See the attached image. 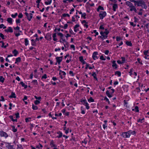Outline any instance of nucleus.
Returning <instances> with one entry per match:
<instances>
[{"mask_svg": "<svg viewBox=\"0 0 149 149\" xmlns=\"http://www.w3.org/2000/svg\"><path fill=\"white\" fill-rule=\"evenodd\" d=\"M86 14L85 13H84L81 15V17L83 18L84 19H85L86 18Z\"/></svg>", "mask_w": 149, "mask_h": 149, "instance_id": "6e6d98bb", "label": "nucleus"}, {"mask_svg": "<svg viewBox=\"0 0 149 149\" xmlns=\"http://www.w3.org/2000/svg\"><path fill=\"white\" fill-rule=\"evenodd\" d=\"M83 101L84 102V104L86 106V108L88 109H89L90 108V107L89 106V104L86 102V100H84Z\"/></svg>", "mask_w": 149, "mask_h": 149, "instance_id": "dca6fc26", "label": "nucleus"}, {"mask_svg": "<svg viewBox=\"0 0 149 149\" xmlns=\"http://www.w3.org/2000/svg\"><path fill=\"white\" fill-rule=\"evenodd\" d=\"M79 61L82 63L83 64H86V62L85 61H84L83 56H81L79 57Z\"/></svg>", "mask_w": 149, "mask_h": 149, "instance_id": "a211bd4d", "label": "nucleus"}, {"mask_svg": "<svg viewBox=\"0 0 149 149\" xmlns=\"http://www.w3.org/2000/svg\"><path fill=\"white\" fill-rule=\"evenodd\" d=\"M62 56L57 57L56 58V62L59 64H60V63L62 61Z\"/></svg>", "mask_w": 149, "mask_h": 149, "instance_id": "f8f14e48", "label": "nucleus"}, {"mask_svg": "<svg viewBox=\"0 0 149 149\" xmlns=\"http://www.w3.org/2000/svg\"><path fill=\"white\" fill-rule=\"evenodd\" d=\"M9 97L10 98H15L16 97V95L15 93L12 92L11 93V95Z\"/></svg>", "mask_w": 149, "mask_h": 149, "instance_id": "a878e982", "label": "nucleus"}, {"mask_svg": "<svg viewBox=\"0 0 149 149\" xmlns=\"http://www.w3.org/2000/svg\"><path fill=\"white\" fill-rule=\"evenodd\" d=\"M9 117L13 122H15V121L16 122L17 121V119H13V117L12 116H9Z\"/></svg>", "mask_w": 149, "mask_h": 149, "instance_id": "a19ab883", "label": "nucleus"}, {"mask_svg": "<svg viewBox=\"0 0 149 149\" xmlns=\"http://www.w3.org/2000/svg\"><path fill=\"white\" fill-rule=\"evenodd\" d=\"M25 15L29 21H30L33 17V15L31 13L29 14L26 12L25 13Z\"/></svg>", "mask_w": 149, "mask_h": 149, "instance_id": "423d86ee", "label": "nucleus"}, {"mask_svg": "<svg viewBox=\"0 0 149 149\" xmlns=\"http://www.w3.org/2000/svg\"><path fill=\"white\" fill-rule=\"evenodd\" d=\"M13 53L14 54V56H16L18 54V53L16 49H14V51L13 52Z\"/></svg>", "mask_w": 149, "mask_h": 149, "instance_id": "72a5a7b5", "label": "nucleus"}, {"mask_svg": "<svg viewBox=\"0 0 149 149\" xmlns=\"http://www.w3.org/2000/svg\"><path fill=\"white\" fill-rule=\"evenodd\" d=\"M143 53L145 55L144 58L146 59H149V58H148V57L149 56L148 54V50L145 51Z\"/></svg>", "mask_w": 149, "mask_h": 149, "instance_id": "4468645a", "label": "nucleus"}, {"mask_svg": "<svg viewBox=\"0 0 149 149\" xmlns=\"http://www.w3.org/2000/svg\"><path fill=\"white\" fill-rule=\"evenodd\" d=\"M100 59L102 60L105 61L106 60V58H104L103 55L101 56L100 57Z\"/></svg>", "mask_w": 149, "mask_h": 149, "instance_id": "680f3d73", "label": "nucleus"}, {"mask_svg": "<svg viewBox=\"0 0 149 149\" xmlns=\"http://www.w3.org/2000/svg\"><path fill=\"white\" fill-rule=\"evenodd\" d=\"M6 146L8 149H14L13 146L10 145V143H6Z\"/></svg>", "mask_w": 149, "mask_h": 149, "instance_id": "9d476101", "label": "nucleus"}, {"mask_svg": "<svg viewBox=\"0 0 149 149\" xmlns=\"http://www.w3.org/2000/svg\"><path fill=\"white\" fill-rule=\"evenodd\" d=\"M82 23L83 24L84 26L86 27V28H88V27L87 23L86 22V20H83L82 21Z\"/></svg>", "mask_w": 149, "mask_h": 149, "instance_id": "f3484780", "label": "nucleus"}, {"mask_svg": "<svg viewBox=\"0 0 149 149\" xmlns=\"http://www.w3.org/2000/svg\"><path fill=\"white\" fill-rule=\"evenodd\" d=\"M107 13L105 11H101L100 12L99 16L101 19H102L107 15Z\"/></svg>", "mask_w": 149, "mask_h": 149, "instance_id": "7ed1b4c3", "label": "nucleus"}, {"mask_svg": "<svg viewBox=\"0 0 149 149\" xmlns=\"http://www.w3.org/2000/svg\"><path fill=\"white\" fill-rule=\"evenodd\" d=\"M137 61L140 64L143 65L142 61L141 60V59L139 58H138L137 59Z\"/></svg>", "mask_w": 149, "mask_h": 149, "instance_id": "603ef678", "label": "nucleus"}, {"mask_svg": "<svg viewBox=\"0 0 149 149\" xmlns=\"http://www.w3.org/2000/svg\"><path fill=\"white\" fill-rule=\"evenodd\" d=\"M43 146H42L40 143L36 145V147L38 149H42Z\"/></svg>", "mask_w": 149, "mask_h": 149, "instance_id": "b1692460", "label": "nucleus"}, {"mask_svg": "<svg viewBox=\"0 0 149 149\" xmlns=\"http://www.w3.org/2000/svg\"><path fill=\"white\" fill-rule=\"evenodd\" d=\"M61 40L60 41V42H62L63 43V42H67L65 40V39L63 38H61Z\"/></svg>", "mask_w": 149, "mask_h": 149, "instance_id": "338daca9", "label": "nucleus"}, {"mask_svg": "<svg viewBox=\"0 0 149 149\" xmlns=\"http://www.w3.org/2000/svg\"><path fill=\"white\" fill-rule=\"evenodd\" d=\"M32 109L33 110H37L38 109V107L36 105H34V104L32 105Z\"/></svg>", "mask_w": 149, "mask_h": 149, "instance_id": "8fccbe9b", "label": "nucleus"}, {"mask_svg": "<svg viewBox=\"0 0 149 149\" xmlns=\"http://www.w3.org/2000/svg\"><path fill=\"white\" fill-rule=\"evenodd\" d=\"M125 4L130 8V10L131 11H134L135 12H137L136 8L132 3L129 1H127L125 2Z\"/></svg>", "mask_w": 149, "mask_h": 149, "instance_id": "f03ea898", "label": "nucleus"}, {"mask_svg": "<svg viewBox=\"0 0 149 149\" xmlns=\"http://www.w3.org/2000/svg\"><path fill=\"white\" fill-rule=\"evenodd\" d=\"M20 84L22 85V87H24L25 88H26L27 87V86L25 84L23 81H21L20 82Z\"/></svg>", "mask_w": 149, "mask_h": 149, "instance_id": "393cba45", "label": "nucleus"}, {"mask_svg": "<svg viewBox=\"0 0 149 149\" xmlns=\"http://www.w3.org/2000/svg\"><path fill=\"white\" fill-rule=\"evenodd\" d=\"M133 70H133V68H132L130 69V71H129V75L131 76H132V75H133Z\"/></svg>", "mask_w": 149, "mask_h": 149, "instance_id": "c9c22d12", "label": "nucleus"}, {"mask_svg": "<svg viewBox=\"0 0 149 149\" xmlns=\"http://www.w3.org/2000/svg\"><path fill=\"white\" fill-rule=\"evenodd\" d=\"M31 44L32 46H36V41L33 39L31 40Z\"/></svg>", "mask_w": 149, "mask_h": 149, "instance_id": "c85d7f7f", "label": "nucleus"}, {"mask_svg": "<svg viewBox=\"0 0 149 149\" xmlns=\"http://www.w3.org/2000/svg\"><path fill=\"white\" fill-rule=\"evenodd\" d=\"M120 59H121V61L123 63H124L125 62V58L124 57H121Z\"/></svg>", "mask_w": 149, "mask_h": 149, "instance_id": "f704fd0d", "label": "nucleus"}, {"mask_svg": "<svg viewBox=\"0 0 149 149\" xmlns=\"http://www.w3.org/2000/svg\"><path fill=\"white\" fill-rule=\"evenodd\" d=\"M59 74L60 75V77L61 79H63L64 77L66 75L65 72L63 71L60 70V71Z\"/></svg>", "mask_w": 149, "mask_h": 149, "instance_id": "6e6552de", "label": "nucleus"}, {"mask_svg": "<svg viewBox=\"0 0 149 149\" xmlns=\"http://www.w3.org/2000/svg\"><path fill=\"white\" fill-rule=\"evenodd\" d=\"M126 45L130 46H132V44L130 42L127 41L126 42Z\"/></svg>", "mask_w": 149, "mask_h": 149, "instance_id": "864d4df0", "label": "nucleus"}, {"mask_svg": "<svg viewBox=\"0 0 149 149\" xmlns=\"http://www.w3.org/2000/svg\"><path fill=\"white\" fill-rule=\"evenodd\" d=\"M79 24H76L74 27V31L75 32H77L79 31Z\"/></svg>", "mask_w": 149, "mask_h": 149, "instance_id": "ddd939ff", "label": "nucleus"}, {"mask_svg": "<svg viewBox=\"0 0 149 149\" xmlns=\"http://www.w3.org/2000/svg\"><path fill=\"white\" fill-rule=\"evenodd\" d=\"M104 100L107 102L109 104H110V101H109V99L107 97H106L104 98Z\"/></svg>", "mask_w": 149, "mask_h": 149, "instance_id": "5fc2aeb1", "label": "nucleus"}, {"mask_svg": "<svg viewBox=\"0 0 149 149\" xmlns=\"http://www.w3.org/2000/svg\"><path fill=\"white\" fill-rule=\"evenodd\" d=\"M134 110H135V111L136 112H139V108H138V107H137V106H136L135 107V108H134V109H132V110L133 111H134Z\"/></svg>", "mask_w": 149, "mask_h": 149, "instance_id": "49530a36", "label": "nucleus"}, {"mask_svg": "<svg viewBox=\"0 0 149 149\" xmlns=\"http://www.w3.org/2000/svg\"><path fill=\"white\" fill-rule=\"evenodd\" d=\"M58 35L61 37V38H62L63 37V34L62 33L60 32L58 33Z\"/></svg>", "mask_w": 149, "mask_h": 149, "instance_id": "052dcab7", "label": "nucleus"}, {"mask_svg": "<svg viewBox=\"0 0 149 149\" xmlns=\"http://www.w3.org/2000/svg\"><path fill=\"white\" fill-rule=\"evenodd\" d=\"M50 145L51 147L57 148V145L54 143L53 141H51Z\"/></svg>", "mask_w": 149, "mask_h": 149, "instance_id": "aec40b11", "label": "nucleus"}, {"mask_svg": "<svg viewBox=\"0 0 149 149\" xmlns=\"http://www.w3.org/2000/svg\"><path fill=\"white\" fill-rule=\"evenodd\" d=\"M12 19L10 17L8 18L7 19V21H8V22L9 23H10L11 24H12Z\"/></svg>", "mask_w": 149, "mask_h": 149, "instance_id": "473e14b6", "label": "nucleus"}, {"mask_svg": "<svg viewBox=\"0 0 149 149\" xmlns=\"http://www.w3.org/2000/svg\"><path fill=\"white\" fill-rule=\"evenodd\" d=\"M21 61V58L20 57H18L16 59L15 63H17L18 62H19Z\"/></svg>", "mask_w": 149, "mask_h": 149, "instance_id": "c756f323", "label": "nucleus"}, {"mask_svg": "<svg viewBox=\"0 0 149 149\" xmlns=\"http://www.w3.org/2000/svg\"><path fill=\"white\" fill-rule=\"evenodd\" d=\"M4 80V78H3V77L1 76L0 77V81L2 83L3 82Z\"/></svg>", "mask_w": 149, "mask_h": 149, "instance_id": "09e8293b", "label": "nucleus"}, {"mask_svg": "<svg viewBox=\"0 0 149 149\" xmlns=\"http://www.w3.org/2000/svg\"><path fill=\"white\" fill-rule=\"evenodd\" d=\"M100 10H104V8L103 7H102L100 6H99L97 9V11L99 12Z\"/></svg>", "mask_w": 149, "mask_h": 149, "instance_id": "cd10ccee", "label": "nucleus"}, {"mask_svg": "<svg viewBox=\"0 0 149 149\" xmlns=\"http://www.w3.org/2000/svg\"><path fill=\"white\" fill-rule=\"evenodd\" d=\"M92 76L96 80H97V79L96 77V74L95 72H93V74H92Z\"/></svg>", "mask_w": 149, "mask_h": 149, "instance_id": "2f4dec72", "label": "nucleus"}, {"mask_svg": "<svg viewBox=\"0 0 149 149\" xmlns=\"http://www.w3.org/2000/svg\"><path fill=\"white\" fill-rule=\"evenodd\" d=\"M144 118H143L142 119H139L137 120V121L138 122L140 123H143L144 122Z\"/></svg>", "mask_w": 149, "mask_h": 149, "instance_id": "7c9ffc66", "label": "nucleus"}, {"mask_svg": "<svg viewBox=\"0 0 149 149\" xmlns=\"http://www.w3.org/2000/svg\"><path fill=\"white\" fill-rule=\"evenodd\" d=\"M31 118L30 117H29L28 118H26L25 119V121L26 122H29L31 120Z\"/></svg>", "mask_w": 149, "mask_h": 149, "instance_id": "37998d69", "label": "nucleus"}, {"mask_svg": "<svg viewBox=\"0 0 149 149\" xmlns=\"http://www.w3.org/2000/svg\"><path fill=\"white\" fill-rule=\"evenodd\" d=\"M100 34L101 36H98V38H100L102 40H105L108 38V36L103 34L102 32H100Z\"/></svg>", "mask_w": 149, "mask_h": 149, "instance_id": "20e7f679", "label": "nucleus"}, {"mask_svg": "<svg viewBox=\"0 0 149 149\" xmlns=\"http://www.w3.org/2000/svg\"><path fill=\"white\" fill-rule=\"evenodd\" d=\"M103 128L104 130H105V128L107 127V124L104 123L102 125Z\"/></svg>", "mask_w": 149, "mask_h": 149, "instance_id": "bf43d9fd", "label": "nucleus"}, {"mask_svg": "<svg viewBox=\"0 0 149 149\" xmlns=\"http://www.w3.org/2000/svg\"><path fill=\"white\" fill-rule=\"evenodd\" d=\"M12 130L14 132H16L17 131V129L15 128V127L14 126H13L12 127Z\"/></svg>", "mask_w": 149, "mask_h": 149, "instance_id": "0e129e2a", "label": "nucleus"}, {"mask_svg": "<svg viewBox=\"0 0 149 149\" xmlns=\"http://www.w3.org/2000/svg\"><path fill=\"white\" fill-rule=\"evenodd\" d=\"M34 97L37 100H41V97H38L37 96H34Z\"/></svg>", "mask_w": 149, "mask_h": 149, "instance_id": "e2e57ef3", "label": "nucleus"}, {"mask_svg": "<svg viewBox=\"0 0 149 149\" xmlns=\"http://www.w3.org/2000/svg\"><path fill=\"white\" fill-rule=\"evenodd\" d=\"M63 44L65 48H67L68 47V43L67 42H63Z\"/></svg>", "mask_w": 149, "mask_h": 149, "instance_id": "e433bc0d", "label": "nucleus"}, {"mask_svg": "<svg viewBox=\"0 0 149 149\" xmlns=\"http://www.w3.org/2000/svg\"><path fill=\"white\" fill-rule=\"evenodd\" d=\"M144 12V10L142 9H140L139 10V11L138 12H136L138 13V14L139 15H142L143 13Z\"/></svg>", "mask_w": 149, "mask_h": 149, "instance_id": "412c9836", "label": "nucleus"}, {"mask_svg": "<svg viewBox=\"0 0 149 149\" xmlns=\"http://www.w3.org/2000/svg\"><path fill=\"white\" fill-rule=\"evenodd\" d=\"M63 16L64 17H69L70 16L68 14H63Z\"/></svg>", "mask_w": 149, "mask_h": 149, "instance_id": "774afa93", "label": "nucleus"}, {"mask_svg": "<svg viewBox=\"0 0 149 149\" xmlns=\"http://www.w3.org/2000/svg\"><path fill=\"white\" fill-rule=\"evenodd\" d=\"M56 33H54L53 34L52 37L53 38V40L54 41H56L57 39L56 38Z\"/></svg>", "mask_w": 149, "mask_h": 149, "instance_id": "bb28decb", "label": "nucleus"}, {"mask_svg": "<svg viewBox=\"0 0 149 149\" xmlns=\"http://www.w3.org/2000/svg\"><path fill=\"white\" fill-rule=\"evenodd\" d=\"M69 74L72 77L74 76L75 74H74L73 72L72 71H69Z\"/></svg>", "mask_w": 149, "mask_h": 149, "instance_id": "3c124183", "label": "nucleus"}, {"mask_svg": "<svg viewBox=\"0 0 149 149\" xmlns=\"http://www.w3.org/2000/svg\"><path fill=\"white\" fill-rule=\"evenodd\" d=\"M113 10L114 11H116V9L118 8V4L116 3H114L113 4Z\"/></svg>", "mask_w": 149, "mask_h": 149, "instance_id": "2eb2a0df", "label": "nucleus"}, {"mask_svg": "<svg viewBox=\"0 0 149 149\" xmlns=\"http://www.w3.org/2000/svg\"><path fill=\"white\" fill-rule=\"evenodd\" d=\"M14 30L17 31H19L20 28L18 26H17L16 27H14Z\"/></svg>", "mask_w": 149, "mask_h": 149, "instance_id": "69168bd1", "label": "nucleus"}, {"mask_svg": "<svg viewBox=\"0 0 149 149\" xmlns=\"http://www.w3.org/2000/svg\"><path fill=\"white\" fill-rule=\"evenodd\" d=\"M116 75H117L118 77H120L121 75V73L119 71H116L115 72Z\"/></svg>", "mask_w": 149, "mask_h": 149, "instance_id": "58836bf2", "label": "nucleus"}, {"mask_svg": "<svg viewBox=\"0 0 149 149\" xmlns=\"http://www.w3.org/2000/svg\"><path fill=\"white\" fill-rule=\"evenodd\" d=\"M52 2V0H49L47 1H45V4L47 5L50 4Z\"/></svg>", "mask_w": 149, "mask_h": 149, "instance_id": "79ce46f5", "label": "nucleus"}, {"mask_svg": "<svg viewBox=\"0 0 149 149\" xmlns=\"http://www.w3.org/2000/svg\"><path fill=\"white\" fill-rule=\"evenodd\" d=\"M40 100H36L34 101V103L36 105H38L40 103Z\"/></svg>", "mask_w": 149, "mask_h": 149, "instance_id": "a18cd8bd", "label": "nucleus"}, {"mask_svg": "<svg viewBox=\"0 0 149 149\" xmlns=\"http://www.w3.org/2000/svg\"><path fill=\"white\" fill-rule=\"evenodd\" d=\"M29 44V41L27 38L25 39V45L27 46Z\"/></svg>", "mask_w": 149, "mask_h": 149, "instance_id": "4c0bfd02", "label": "nucleus"}, {"mask_svg": "<svg viewBox=\"0 0 149 149\" xmlns=\"http://www.w3.org/2000/svg\"><path fill=\"white\" fill-rule=\"evenodd\" d=\"M100 32H102L104 34L108 36V35L109 34V31L107 29H105V31H101Z\"/></svg>", "mask_w": 149, "mask_h": 149, "instance_id": "5701e85b", "label": "nucleus"}, {"mask_svg": "<svg viewBox=\"0 0 149 149\" xmlns=\"http://www.w3.org/2000/svg\"><path fill=\"white\" fill-rule=\"evenodd\" d=\"M116 61H112V63L113 64L112 65V66L113 68H115V69H116L117 68V65L116 63Z\"/></svg>", "mask_w": 149, "mask_h": 149, "instance_id": "6ab92c4d", "label": "nucleus"}, {"mask_svg": "<svg viewBox=\"0 0 149 149\" xmlns=\"http://www.w3.org/2000/svg\"><path fill=\"white\" fill-rule=\"evenodd\" d=\"M17 149H23L22 146L20 144H19L17 145Z\"/></svg>", "mask_w": 149, "mask_h": 149, "instance_id": "c03bdc74", "label": "nucleus"}, {"mask_svg": "<svg viewBox=\"0 0 149 149\" xmlns=\"http://www.w3.org/2000/svg\"><path fill=\"white\" fill-rule=\"evenodd\" d=\"M135 134V131L130 130L127 132H123L121 136L124 138H129L131 135H134Z\"/></svg>", "mask_w": 149, "mask_h": 149, "instance_id": "f257e3e1", "label": "nucleus"}, {"mask_svg": "<svg viewBox=\"0 0 149 149\" xmlns=\"http://www.w3.org/2000/svg\"><path fill=\"white\" fill-rule=\"evenodd\" d=\"M57 133L59 135L58 136H57L56 137L58 138H60L62 136V135H63L62 133L60 131H58L57 132Z\"/></svg>", "mask_w": 149, "mask_h": 149, "instance_id": "4be33fe9", "label": "nucleus"}, {"mask_svg": "<svg viewBox=\"0 0 149 149\" xmlns=\"http://www.w3.org/2000/svg\"><path fill=\"white\" fill-rule=\"evenodd\" d=\"M111 92L110 93L108 91H107L106 92V94L107 96L109 97H111L113 96L112 94L114 93V90L113 89H111Z\"/></svg>", "mask_w": 149, "mask_h": 149, "instance_id": "39448f33", "label": "nucleus"}, {"mask_svg": "<svg viewBox=\"0 0 149 149\" xmlns=\"http://www.w3.org/2000/svg\"><path fill=\"white\" fill-rule=\"evenodd\" d=\"M32 83H33L34 85H37L38 84V83L37 80H33Z\"/></svg>", "mask_w": 149, "mask_h": 149, "instance_id": "de8ad7c7", "label": "nucleus"}, {"mask_svg": "<svg viewBox=\"0 0 149 149\" xmlns=\"http://www.w3.org/2000/svg\"><path fill=\"white\" fill-rule=\"evenodd\" d=\"M4 31L6 32L7 33H12L13 31L12 28L11 27H8L7 29H5Z\"/></svg>", "mask_w": 149, "mask_h": 149, "instance_id": "9b49d317", "label": "nucleus"}, {"mask_svg": "<svg viewBox=\"0 0 149 149\" xmlns=\"http://www.w3.org/2000/svg\"><path fill=\"white\" fill-rule=\"evenodd\" d=\"M88 101L89 102H94V100L93 99L92 97H90L89 99H88Z\"/></svg>", "mask_w": 149, "mask_h": 149, "instance_id": "ea45409f", "label": "nucleus"}, {"mask_svg": "<svg viewBox=\"0 0 149 149\" xmlns=\"http://www.w3.org/2000/svg\"><path fill=\"white\" fill-rule=\"evenodd\" d=\"M0 134L1 136H3L5 138H6L8 136V135L5 132L3 131H1L0 132Z\"/></svg>", "mask_w": 149, "mask_h": 149, "instance_id": "1a4fd4ad", "label": "nucleus"}, {"mask_svg": "<svg viewBox=\"0 0 149 149\" xmlns=\"http://www.w3.org/2000/svg\"><path fill=\"white\" fill-rule=\"evenodd\" d=\"M18 15L17 13H15V14H12L11 17L13 18H15Z\"/></svg>", "mask_w": 149, "mask_h": 149, "instance_id": "13d9d810", "label": "nucleus"}, {"mask_svg": "<svg viewBox=\"0 0 149 149\" xmlns=\"http://www.w3.org/2000/svg\"><path fill=\"white\" fill-rule=\"evenodd\" d=\"M98 55V54L97 52H95L93 53L92 55V57L93 59L95 60L98 58V57L97 56Z\"/></svg>", "mask_w": 149, "mask_h": 149, "instance_id": "0eeeda50", "label": "nucleus"}, {"mask_svg": "<svg viewBox=\"0 0 149 149\" xmlns=\"http://www.w3.org/2000/svg\"><path fill=\"white\" fill-rule=\"evenodd\" d=\"M81 113L82 114H84L85 113V111H84V108H83V107H81Z\"/></svg>", "mask_w": 149, "mask_h": 149, "instance_id": "4d7b16f0", "label": "nucleus"}]
</instances>
